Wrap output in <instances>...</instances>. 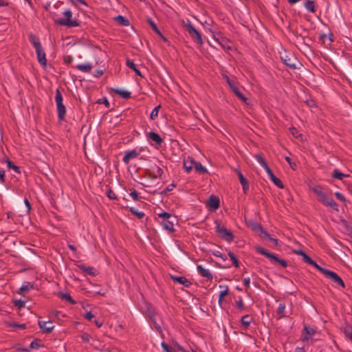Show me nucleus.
<instances>
[{"mask_svg": "<svg viewBox=\"0 0 352 352\" xmlns=\"http://www.w3.org/2000/svg\"><path fill=\"white\" fill-rule=\"evenodd\" d=\"M313 192L317 195L318 200L322 204L332 208L334 210L338 211V204L333 198L329 197L322 190L320 186H317L312 189Z\"/></svg>", "mask_w": 352, "mask_h": 352, "instance_id": "obj_1", "label": "nucleus"}, {"mask_svg": "<svg viewBox=\"0 0 352 352\" xmlns=\"http://www.w3.org/2000/svg\"><path fill=\"white\" fill-rule=\"evenodd\" d=\"M63 14L66 19H55L54 22L57 25H64L69 28L79 26L80 23L77 20H72V12L69 10H67L64 12Z\"/></svg>", "mask_w": 352, "mask_h": 352, "instance_id": "obj_2", "label": "nucleus"}, {"mask_svg": "<svg viewBox=\"0 0 352 352\" xmlns=\"http://www.w3.org/2000/svg\"><path fill=\"white\" fill-rule=\"evenodd\" d=\"M55 102L57 107L58 120H63L66 115V108L63 104V98L59 89L56 90Z\"/></svg>", "mask_w": 352, "mask_h": 352, "instance_id": "obj_3", "label": "nucleus"}, {"mask_svg": "<svg viewBox=\"0 0 352 352\" xmlns=\"http://www.w3.org/2000/svg\"><path fill=\"white\" fill-rule=\"evenodd\" d=\"M256 252L268 258L272 262L279 263L282 267H286L287 262L285 260L279 258L276 254L268 252L264 248L258 246L255 248Z\"/></svg>", "mask_w": 352, "mask_h": 352, "instance_id": "obj_4", "label": "nucleus"}, {"mask_svg": "<svg viewBox=\"0 0 352 352\" xmlns=\"http://www.w3.org/2000/svg\"><path fill=\"white\" fill-rule=\"evenodd\" d=\"M216 224V232L220 237L223 239L228 242H231L234 240V234L227 230L225 226L221 225L219 221H215Z\"/></svg>", "mask_w": 352, "mask_h": 352, "instance_id": "obj_5", "label": "nucleus"}, {"mask_svg": "<svg viewBox=\"0 0 352 352\" xmlns=\"http://www.w3.org/2000/svg\"><path fill=\"white\" fill-rule=\"evenodd\" d=\"M281 60L285 65L291 69L297 68L296 65L299 63L297 58L292 53H284L280 56Z\"/></svg>", "mask_w": 352, "mask_h": 352, "instance_id": "obj_6", "label": "nucleus"}, {"mask_svg": "<svg viewBox=\"0 0 352 352\" xmlns=\"http://www.w3.org/2000/svg\"><path fill=\"white\" fill-rule=\"evenodd\" d=\"M186 30L188 32L189 35L191 38L197 41L199 44H203V41L201 38V34L197 30L194 26L191 24V23L188 21L186 24Z\"/></svg>", "mask_w": 352, "mask_h": 352, "instance_id": "obj_7", "label": "nucleus"}, {"mask_svg": "<svg viewBox=\"0 0 352 352\" xmlns=\"http://www.w3.org/2000/svg\"><path fill=\"white\" fill-rule=\"evenodd\" d=\"M226 79L230 87L235 94V95L243 102L247 103L248 98L241 93L239 89L234 85V82L232 80H230L228 76H226Z\"/></svg>", "mask_w": 352, "mask_h": 352, "instance_id": "obj_8", "label": "nucleus"}, {"mask_svg": "<svg viewBox=\"0 0 352 352\" xmlns=\"http://www.w3.org/2000/svg\"><path fill=\"white\" fill-rule=\"evenodd\" d=\"M325 276L331 279L332 281H333L335 283L342 287V288H345V284L344 281L336 272L329 270Z\"/></svg>", "mask_w": 352, "mask_h": 352, "instance_id": "obj_9", "label": "nucleus"}, {"mask_svg": "<svg viewBox=\"0 0 352 352\" xmlns=\"http://www.w3.org/2000/svg\"><path fill=\"white\" fill-rule=\"evenodd\" d=\"M207 206L214 211L217 210L220 207L219 197L214 195H210L207 201Z\"/></svg>", "mask_w": 352, "mask_h": 352, "instance_id": "obj_10", "label": "nucleus"}, {"mask_svg": "<svg viewBox=\"0 0 352 352\" xmlns=\"http://www.w3.org/2000/svg\"><path fill=\"white\" fill-rule=\"evenodd\" d=\"M38 326L43 332L47 333H51L54 328L51 320L38 321Z\"/></svg>", "mask_w": 352, "mask_h": 352, "instance_id": "obj_11", "label": "nucleus"}, {"mask_svg": "<svg viewBox=\"0 0 352 352\" xmlns=\"http://www.w3.org/2000/svg\"><path fill=\"white\" fill-rule=\"evenodd\" d=\"M36 55H37V60L38 61V63L43 65V66H45L46 64H47V59H46V57H45V53L42 47L38 48V49H36Z\"/></svg>", "mask_w": 352, "mask_h": 352, "instance_id": "obj_12", "label": "nucleus"}, {"mask_svg": "<svg viewBox=\"0 0 352 352\" xmlns=\"http://www.w3.org/2000/svg\"><path fill=\"white\" fill-rule=\"evenodd\" d=\"M316 333V330L313 328H311L308 326H305L302 335V341H308L311 336H313Z\"/></svg>", "mask_w": 352, "mask_h": 352, "instance_id": "obj_13", "label": "nucleus"}, {"mask_svg": "<svg viewBox=\"0 0 352 352\" xmlns=\"http://www.w3.org/2000/svg\"><path fill=\"white\" fill-rule=\"evenodd\" d=\"M237 175H238L240 183H241V184L242 186V188H243V192L245 194H246L247 192L249 190V183H248V179L246 178H245V177L243 175V174L241 173V172L240 170H237Z\"/></svg>", "mask_w": 352, "mask_h": 352, "instance_id": "obj_14", "label": "nucleus"}, {"mask_svg": "<svg viewBox=\"0 0 352 352\" xmlns=\"http://www.w3.org/2000/svg\"><path fill=\"white\" fill-rule=\"evenodd\" d=\"M77 267L78 269L90 276H96L98 274L97 271L93 267L86 266L82 264L77 265Z\"/></svg>", "mask_w": 352, "mask_h": 352, "instance_id": "obj_15", "label": "nucleus"}, {"mask_svg": "<svg viewBox=\"0 0 352 352\" xmlns=\"http://www.w3.org/2000/svg\"><path fill=\"white\" fill-rule=\"evenodd\" d=\"M147 22L151 25L152 30L162 38L164 42L168 41L167 38L162 34L161 31L151 19H147Z\"/></svg>", "mask_w": 352, "mask_h": 352, "instance_id": "obj_16", "label": "nucleus"}, {"mask_svg": "<svg viewBox=\"0 0 352 352\" xmlns=\"http://www.w3.org/2000/svg\"><path fill=\"white\" fill-rule=\"evenodd\" d=\"M138 155H139V153L135 149L131 150V151H127L125 152V155H124L122 160L126 164H129L131 159L137 157L138 156Z\"/></svg>", "mask_w": 352, "mask_h": 352, "instance_id": "obj_17", "label": "nucleus"}, {"mask_svg": "<svg viewBox=\"0 0 352 352\" xmlns=\"http://www.w3.org/2000/svg\"><path fill=\"white\" fill-rule=\"evenodd\" d=\"M197 271L201 276L206 278L208 280H212V274L208 270L205 269L202 265H197Z\"/></svg>", "mask_w": 352, "mask_h": 352, "instance_id": "obj_18", "label": "nucleus"}, {"mask_svg": "<svg viewBox=\"0 0 352 352\" xmlns=\"http://www.w3.org/2000/svg\"><path fill=\"white\" fill-rule=\"evenodd\" d=\"M170 278L173 281L179 283V284L183 285L186 287H188L191 285L190 281H189L184 276H170Z\"/></svg>", "mask_w": 352, "mask_h": 352, "instance_id": "obj_19", "label": "nucleus"}, {"mask_svg": "<svg viewBox=\"0 0 352 352\" xmlns=\"http://www.w3.org/2000/svg\"><path fill=\"white\" fill-rule=\"evenodd\" d=\"M267 175L270 176V179L273 182V183L279 188H283L284 185L282 182V181L277 178L273 173V172L271 170L269 173H267Z\"/></svg>", "mask_w": 352, "mask_h": 352, "instance_id": "obj_20", "label": "nucleus"}, {"mask_svg": "<svg viewBox=\"0 0 352 352\" xmlns=\"http://www.w3.org/2000/svg\"><path fill=\"white\" fill-rule=\"evenodd\" d=\"M253 318L250 315H245L242 316L241 319V322L244 329H247L250 326V323L252 322Z\"/></svg>", "mask_w": 352, "mask_h": 352, "instance_id": "obj_21", "label": "nucleus"}, {"mask_svg": "<svg viewBox=\"0 0 352 352\" xmlns=\"http://www.w3.org/2000/svg\"><path fill=\"white\" fill-rule=\"evenodd\" d=\"M148 137L152 141L155 142L157 144H161L163 142L162 138L160 136V135L155 132L151 131L148 133Z\"/></svg>", "mask_w": 352, "mask_h": 352, "instance_id": "obj_22", "label": "nucleus"}, {"mask_svg": "<svg viewBox=\"0 0 352 352\" xmlns=\"http://www.w3.org/2000/svg\"><path fill=\"white\" fill-rule=\"evenodd\" d=\"M34 288V285L30 282H25L22 286L19 288L18 291V294L23 295L25 292L30 290Z\"/></svg>", "mask_w": 352, "mask_h": 352, "instance_id": "obj_23", "label": "nucleus"}, {"mask_svg": "<svg viewBox=\"0 0 352 352\" xmlns=\"http://www.w3.org/2000/svg\"><path fill=\"white\" fill-rule=\"evenodd\" d=\"M112 91L120 95L122 98L129 99L131 98V93L129 91L119 89H112Z\"/></svg>", "mask_w": 352, "mask_h": 352, "instance_id": "obj_24", "label": "nucleus"}, {"mask_svg": "<svg viewBox=\"0 0 352 352\" xmlns=\"http://www.w3.org/2000/svg\"><path fill=\"white\" fill-rule=\"evenodd\" d=\"M126 65L134 71V72L140 76H142L140 71L137 68L136 65L134 64L133 61L130 59H126Z\"/></svg>", "mask_w": 352, "mask_h": 352, "instance_id": "obj_25", "label": "nucleus"}, {"mask_svg": "<svg viewBox=\"0 0 352 352\" xmlns=\"http://www.w3.org/2000/svg\"><path fill=\"white\" fill-rule=\"evenodd\" d=\"M161 224L163 226V228L165 230H168V232H173L175 231L174 224L172 221H170L168 220H164L163 221H162Z\"/></svg>", "mask_w": 352, "mask_h": 352, "instance_id": "obj_26", "label": "nucleus"}, {"mask_svg": "<svg viewBox=\"0 0 352 352\" xmlns=\"http://www.w3.org/2000/svg\"><path fill=\"white\" fill-rule=\"evenodd\" d=\"M58 296L61 299L65 300L66 301L70 302L72 305H75L76 303V302L73 300L72 296L68 293L59 292L58 294Z\"/></svg>", "mask_w": 352, "mask_h": 352, "instance_id": "obj_27", "label": "nucleus"}, {"mask_svg": "<svg viewBox=\"0 0 352 352\" xmlns=\"http://www.w3.org/2000/svg\"><path fill=\"white\" fill-rule=\"evenodd\" d=\"M76 68L81 72L88 73L92 69V65L90 63L79 64L76 66Z\"/></svg>", "mask_w": 352, "mask_h": 352, "instance_id": "obj_28", "label": "nucleus"}, {"mask_svg": "<svg viewBox=\"0 0 352 352\" xmlns=\"http://www.w3.org/2000/svg\"><path fill=\"white\" fill-rule=\"evenodd\" d=\"M195 170L199 173H206L208 172L207 169L198 162H193Z\"/></svg>", "mask_w": 352, "mask_h": 352, "instance_id": "obj_29", "label": "nucleus"}, {"mask_svg": "<svg viewBox=\"0 0 352 352\" xmlns=\"http://www.w3.org/2000/svg\"><path fill=\"white\" fill-rule=\"evenodd\" d=\"M29 38H30V41L33 45L35 50L42 47L38 38L36 37V36L31 34L29 36Z\"/></svg>", "mask_w": 352, "mask_h": 352, "instance_id": "obj_30", "label": "nucleus"}, {"mask_svg": "<svg viewBox=\"0 0 352 352\" xmlns=\"http://www.w3.org/2000/svg\"><path fill=\"white\" fill-rule=\"evenodd\" d=\"M163 170L158 166H155L153 167V176L152 178L156 179L157 177H161L163 175Z\"/></svg>", "mask_w": 352, "mask_h": 352, "instance_id": "obj_31", "label": "nucleus"}, {"mask_svg": "<svg viewBox=\"0 0 352 352\" xmlns=\"http://www.w3.org/2000/svg\"><path fill=\"white\" fill-rule=\"evenodd\" d=\"M116 21L123 26H128L129 25V21L123 16L119 15L115 18Z\"/></svg>", "mask_w": 352, "mask_h": 352, "instance_id": "obj_32", "label": "nucleus"}, {"mask_svg": "<svg viewBox=\"0 0 352 352\" xmlns=\"http://www.w3.org/2000/svg\"><path fill=\"white\" fill-rule=\"evenodd\" d=\"M305 8L311 12H316V6L314 1L309 0L305 3Z\"/></svg>", "mask_w": 352, "mask_h": 352, "instance_id": "obj_33", "label": "nucleus"}, {"mask_svg": "<svg viewBox=\"0 0 352 352\" xmlns=\"http://www.w3.org/2000/svg\"><path fill=\"white\" fill-rule=\"evenodd\" d=\"M348 175H345L339 171L338 169H334L332 173V177L340 180H342L344 177H348Z\"/></svg>", "mask_w": 352, "mask_h": 352, "instance_id": "obj_34", "label": "nucleus"}, {"mask_svg": "<svg viewBox=\"0 0 352 352\" xmlns=\"http://www.w3.org/2000/svg\"><path fill=\"white\" fill-rule=\"evenodd\" d=\"M285 305L283 303H280L277 309V315L278 318H283L285 316Z\"/></svg>", "mask_w": 352, "mask_h": 352, "instance_id": "obj_35", "label": "nucleus"}, {"mask_svg": "<svg viewBox=\"0 0 352 352\" xmlns=\"http://www.w3.org/2000/svg\"><path fill=\"white\" fill-rule=\"evenodd\" d=\"M228 256H229L230 260L232 262V265L235 267H239V261L238 258L236 257V256L234 255V254L233 252H228Z\"/></svg>", "mask_w": 352, "mask_h": 352, "instance_id": "obj_36", "label": "nucleus"}, {"mask_svg": "<svg viewBox=\"0 0 352 352\" xmlns=\"http://www.w3.org/2000/svg\"><path fill=\"white\" fill-rule=\"evenodd\" d=\"M250 226H251V228L252 230L255 231V232H260L263 230V226H261V224L257 223V222H254V221H251L250 223Z\"/></svg>", "mask_w": 352, "mask_h": 352, "instance_id": "obj_37", "label": "nucleus"}, {"mask_svg": "<svg viewBox=\"0 0 352 352\" xmlns=\"http://www.w3.org/2000/svg\"><path fill=\"white\" fill-rule=\"evenodd\" d=\"M6 163L9 168L13 169L16 173H20V168L16 165L14 164L12 162L10 161L8 158L6 159Z\"/></svg>", "mask_w": 352, "mask_h": 352, "instance_id": "obj_38", "label": "nucleus"}, {"mask_svg": "<svg viewBox=\"0 0 352 352\" xmlns=\"http://www.w3.org/2000/svg\"><path fill=\"white\" fill-rule=\"evenodd\" d=\"M130 212L133 214L137 216V217L139 219H141L144 217V213L143 212H139L135 208H133V207L130 208Z\"/></svg>", "mask_w": 352, "mask_h": 352, "instance_id": "obj_39", "label": "nucleus"}, {"mask_svg": "<svg viewBox=\"0 0 352 352\" xmlns=\"http://www.w3.org/2000/svg\"><path fill=\"white\" fill-rule=\"evenodd\" d=\"M160 107L161 106L158 105L153 109L150 115V118L151 120H155L158 116V112Z\"/></svg>", "mask_w": 352, "mask_h": 352, "instance_id": "obj_40", "label": "nucleus"}, {"mask_svg": "<svg viewBox=\"0 0 352 352\" xmlns=\"http://www.w3.org/2000/svg\"><path fill=\"white\" fill-rule=\"evenodd\" d=\"M161 346L164 352H176L171 346L165 342H162Z\"/></svg>", "mask_w": 352, "mask_h": 352, "instance_id": "obj_41", "label": "nucleus"}, {"mask_svg": "<svg viewBox=\"0 0 352 352\" xmlns=\"http://www.w3.org/2000/svg\"><path fill=\"white\" fill-rule=\"evenodd\" d=\"M193 162H194L193 160H191L190 162V163L188 164V161H184V167L186 169L187 173H189L192 170Z\"/></svg>", "mask_w": 352, "mask_h": 352, "instance_id": "obj_42", "label": "nucleus"}, {"mask_svg": "<svg viewBox=\"0 0 352 352\" xmlns=\"http://www.w3.org/2000/svg\"><path fill=\"white\" fill-rule=\"evenodd\" d=\"M219 287L224 288V289L221 291L219 293V296H221V298H224L226 296H227L228 294V292H229L228 287L219 285Z\"/></svg>", "mask_w": 352, "mask_h": 352, "instance_id": "obj_43", "label": "nucleus"}, {"mask_svg": "<svg viewBox=\"0 0 352 352\" xmlns=\"http://www.w3.org/2000/svg\"><path fill=\"white\" fill-rule=\"evenodd\" d=\"M41 340L35 339L30 344L31 349H38L41 346Z\"/></svg>", "mask_w": 352, "mask_h": 352, "instance_id": "obj_44", "label": "nucleus"}, {"mask_svg": "<svg viewBox=\"0 0 352 352\" xmlns=\"http://www.w3.org/2000/svg\"><path fill=\"white\" fill-rule=\"evenodd\" d=\"M107 196L110 199H117V197L116 195V193L114 192V191L111 189H109L107 191Z\"/></svg>", "mask_w": 352, "mask_h": 352, "instance_id": "obj_45", "label": "nucleus"}, {"mask_svg": "<svg viewBox=\"0 0 352 352\" xmlns=\"http://www.w3.org/2000/svg\"><path fill=\"white\" fill-rule=\"evenodd\" d=\"M97 102L98 104H104L108 108L110 107V103L106 98L99 99Z\"/></svg>", "mask_w": 352, "mask_h": 352, "instance_id": "obj_46", "label": "nucleus"}, {"mask_svg": "<svg viewBox=\"0 0 352 352\" xmlns=\"http://www.w3.org/2000/svg\"><path fill=\"white\" fill-rule=\"evenodd\" d=\"M158 217L164 219V220H168L171 217V214L168 212H163L158 214Z\"/></svg>", "mask_w": 352, "mask_h": 352, "instance_id": "obj_47", "label": "nucleus"}, {"mask_svg": "<svg viewBox=\"0 0 352 352\" xmlns=\"http://www.w3.org/2000/svg\"><path fill=\"white\" fill-rule=\"evenodd\" d=\"M255 158L256 159V160L260 163V164L262 166L263 164H264L265 163H266V161L265 160V159L262 157L261 155L260 154H256L255 155Z\"/></svg>", "mask_w": 352, "mask_h": 352, "instance_id": "obj_48", "label": "nucleus"}, {"mask_svg": "<svg viewBox=\"0 0 352 352\" xmlns=\"http://www.w3.org/2000/svg\"><path fill=\"white\" fill-rule=\"evenodd\" d=\"M285 160L289 163L290 167L293 169V170H295L296 168V163L294 162H292V159L289 157H285Z\"/></svg>", "mask_w": 352, "mask_h": 352, "instance_id": "obj_49", "label": "nucleus"}, {"mask_svg": "<svg viewBox=\"0 0 352 352\" xmlns=\"http://www.w3.org/2000/svg\"><path fill=\"white\" fill-rule=\"evenodd\" d=\"M14 305L19 308H22L25 307V302L21 300H17L14 301Z\"/></svg>", "mask_w": 352, "mask_h": 352, "instance_id": "obj_50", "label": "nucleus"}, {"mask_svg": "<svg viewBox=\"0 0 352 352\" xmlns=\"http://www.w3.org/2000/svg\"><path fill=\"white\" fill-rule=\"evenodd\" d=\"M131 197L135 201L139 200V195L135 190H133L130 193Z\"/></svg>", "mask_w": 352, "mask_h": 352, "instance_id": "obj_51", "label": "nucleus"}, {"mask_svg": "<svg viewBox=\"0 0 352 352\" xmlns=\"http://www.w3.org/2000/svg\"><path fill=\"white\" fill-rule=\"evenodd\" d=\"M259 236L261 237V238H263V239H269L270 236V234L267 232L266 231H265L263 229L261 231L260 234H259Z\"/></svg>", "mask_w": 352, "mask_h": 352, "instance_id": "obj_52", "label": "nucleus"}, {"mask_svg": "<svg viewBox=\"0 0 352 352\" xmlns=\"http://www.w3.org/2000/svg\"><path fill=\"white\" fill-rule=\"evenodd\" d=\"M175 187V184H171L170 185H168L166 188L162 192V194H165L167 192H170L171 190H173V188Z\"/></svg>", "mask_w": 352, "mask_h": 352, "instance_id": "obj_53", "label": "nucleus"}, {"mask_svg": "<svg viewBox=\"0 0 352 352\" xmlns=\"http://www.w3.org/2000/svg\"><path fill=\"white\" fill-rule=\"evenodd\" d=\"M315 268H316L318 270H319L321 273H322L324 276L326 275L327 271L329 270L327 269H325V268H323L321 266H320L319 265L316 264V265L315 266Z\"/></svg>", "mask_w": 352, "mask_h": 352, "instance_id": "obj_54", "label": "nucleus"}, {"mask_svg": "<svg viewBox=\"0 0 352 352\" xmlns=\"http://www.w3.org/2000/svg\"><path fill=\"white\" fill-rule=\"evenodd\" d=\"M80 338L82 340L85 342L88 343L89 342V335L86 333L82 334Z\"/></svg>", "mask_w": 352, "mask_h": 352, "instance_id": "obj_55", "label": "nucleus"}, {"mask_svg": "<svg viewBox=\"0 0 352 352\" xmlns=\"http://www.w3.org/2000/svg\"><path fill=\"white\" fill-rule=\"evenodd\" d=\"M306 104L309 107H315L316 106V102L314 100H307Z\"/></svg>", "mask_w": 352, "mask_h": 352, "instance_id": "obj_56", "label": "nucleus"}, {"mask_svg": "<svg viewBox=\"0 0 352 352\" xmlns=\"http://www.w3.org/2000/svg\"><path fill=\"white\" fill-rule=\"evenodd\" d=\"M335 195L338 199L340 200L341 201H345L346 199L342 193L336 192L335 193Z\"/></svg>", "mask_w": 352, "mask_h": 352, "instance_id": "obj_57", "label": "nucleus"}, {"mask_svg": "<svg viewBox=\"0 0 352 352\" xmlns=\"http://www.w3.org/2000/svg\"><path fill=\"white\" fill-rule=\"evenodd\" d=\"M10 326L14 327H18L21 329H24L26 327L25 324H17V323H12Z\"/></svg>", "mask_w": 352, "mask_h": 352, "instance_id": "obj_58", "label": "nucleus"}, {"mask_svg": "<svg viewBox=\"0 0 352 352\" xmlns=\"http://www.w3.org/2000/svg\"><path fill=\"white\" fill-rule=\"evenodd\" d=\"M0 182L2 184L5 183L6 182L5 171L3 170H0Z\"/></svg>", "mask_w": 352, "mask_h": 352, "instance_id": "obj_59", "label": "nucleus"}, {"mask_svg": "<svg viewBox=\"0 0 352 352\" xmlns=\"http://www.w3.org/2000/svg\"><path fill=\"white\" fill-rule=\"evenodd\" d=\"M302 260L304 261V262L307 263H311V261L313 260L309 256H308L307 254H305V255H303L302 256Z\"/></svg>", "mask_w": 352, "mask_h": 352, "instance_id": "obj_60", "label": "nucleus"}, {"mask_svg": "<svg viewBox=\"0 0 352 352\" xmlns=\"http://www.w3.org/2000/svg\"><path fill=\"white\" fill-rule=\"evenodd\" d=\"M94 317V315L91 311H87L85 314V318H86L88 320H91Z\"/></svg>", "mask_w": 352, "mask_h": 352, "instance_id": "obj_61", "label": "nucleus"}, {"mask_svg": "<svg viewBox=\"0 0 352 352\" xmlns=\"http://www.w3.org/2000/svg\"><path fill=\"white\" fill-rule=\"evenodd\" d=\"M344 333L346 337L349 338L352 341V332H350L347 329H344Z\"/></svg>", "mask_w": 352, "mask_h": 352, "instance_id": "obj_62", "label": "nucleus"}, {"mask_svg": "<svg viewBox=\"0 0 352 352\" xmlns=\"http://www.w3.org/2000/svg\"><path fill=\"white\" fill-rule=\"evenodd\" d=\"M236 307L240 309H243V307H244V304H243V302L241 299L239 300L238 301H236Z\"/></svg>", "mask_w": 352, "mask_h": 352, "instance_id": "obj_63", "label": "nucleus"}, {"mask_svg": "<svg viewBox=\"0 0 352 352\" xmlns=\"http://www.w3.org/2000/svg\"><path fill=\"white\" fill-rule=\"evenodd\" d=\"M64 60L66 63H71L73 60V58L72 56L70 55H68V56H64Z\"/></svg>", "mask_w": 352, "mask_h": 352, "instance_id": "obj_64", "label": "nucleus"}]
</instances>
